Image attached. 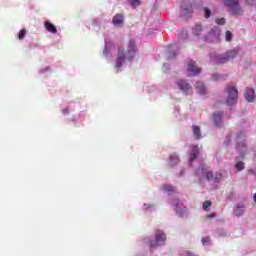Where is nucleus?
<instances>
[{"label":"nucleus","instance_id":"f257e3e1","mask_svg":"<svg viewBox=\"0 0 256 256\" xmlns=\"http://www.w3.org/2000/svg\"><path fill=\"white\" fill-rule=\"evenodd\" d=\"M137 53H139V48H137V43L133 39L129 40L126 53L123 46H118V54L115 63L116 73L123 71V65H125V61H133Z\"/></svg>","mask_w":256,"mask_h":256},{"label":"nucleus","instance_id":"f03ea898","mask_svg":"<svg viewBox=\"0 0 256 256\" xmlns=\"http://www.w3.org/2000/svg\"><path fill=\"white\" fill-rule=\"evenodd\" d=\"M143 243L149 247V254L153 255L159 247H164L167 243V235L163 230H156L154 236L144 238Z\"/></svg>","mask_w":256,"mask_h":256},{"label":"nucleus","instance_id":"7ed1b4c3","mask_svg":"<svg viewBox=\"0 0 256 256\" xmlns=\"http://www.w3.org/2000/svg\"><path fill=\"white\" fill-rule=\"evenodd\" d=\"M237 55H239V52L235 49H232L224 54H216L212 56V61L214 65H225V63H229V61H233Z\"/></svg>","mask_w":256,"mask_h":256},{"label":"nucleus","instance_id":"20e7f679","mask_svg":"<svg viewBox=\"0 0 256 256\" xmlns=\"http://www.w3.org/2000/svg\"><path fill=\"white\" fill-rule=\"evenodd\" d=\"M169 204L171 205V207L174 208L176 215L181 219H185L189 216V210L187 209V207H185V204H183L182 201L179 200V198H174L173 200H170Z\"/></svg>","mask_w":256,"mask_h":256},{"label":"nucleus","instance_id":"39448f33","mask_svg":"<svg viewBox=\"0 0 256 256\" xmlns=\"http://www.w3.org/2000/svg\"><path fill=\"white\" fill-rule=\"evenodd\" d=\"M236 149L240 153V159L247 155V143L245 142V132L243 131L236 133Z\"/></svg>","mask_w":256,"mask_h":256},{"label":"nucleus","instance_id":"423d86ee","mask_svg":"<svg viewBox=\"0 0 256 256\" xmlns=\"http://www.w3.org/2000/svg\"><path fill=\"white\" fill-rule=\"evenodd\" d=\"M224 93H227L226 98V105L228 107H233V105H236L238 99H239V91L235 86H228L224 89Z\"/></svg>","mask_w":256,"mask_h":256},{"label":"nucleus","instance_id":"0eeeda50","mask_svg":"<svg viewBox=\"0 0 256 256\" xmlns=\"http://www.w3.org/2000/svg\"><path fill=\"white\" fill-rule=\"evenodd\" d=\"M223 3L231 11L232 15H242L243 9L239 5V0H223Z\"/></svg>","mask_w":256,"mask_h":256},{"label":"nucleus","instance_id":"6e6552de","mask_svg":"<svg viewBox=\"0 0 256 256\" xmlns=\"http://www.w3.org/2000/svg\"><path fill=\"white\" fill-rule=\"evenodd\" d=\"M220 37H221V28L214 27L208 32L205 39L207 43H219Z\"/></svg>","mask_w":256,"mask_h":256},{"label":"nucleus","instance_id":"1a4fd4ad","mask_svg":"<svg viewBox=\"0 0 256 256\" xmlns=\"http://www.w3.org/2000/svg\"><path fill=\"white\" fill-rule=\"evenodd\" d=\"M181 19L187 21L193 17V6L191 4L182 3L181 4V12H180Z\"/></svg>","mask_w":256,"mask_h":256},{"label":"nucleus","instance_id":"9d476101","mask_svg":"<svg viewBox=\"0 0 256 256\" xmlns=\"http://www.w3.org/2000/svg\"><path fill=\"white\" fill-rule=\"evenodd\" d=\"M195 175L198 179H203V177H205L206 181H213V173L211 171L207 172V169L203 165H200L196 169Z\"/></svg>","mask_w":256,"mask_h":256},{"label":"nucleus","instance_id":"9b49d317","mask_svg":"<svg viewBox=\"0 0 256 256\" xmlns=\"http://www.w3.org/2000/svg\"><path fill=\"white\" fill-rule=\"evenodd\" d=\"M179 49H181V44H179V42L170 44L167 49V61L175 59V56L179 55Z\"/></svg>","mask_w":256,"mask_h":256},{"label":"nucleus","instance_id":"f8f14e48","mask_svg":"<svg viewBox=\"0 0 256 256\" xmlns=\"http://www.w3.org/2000/svg\"><path fill=\"white\" fill-rule=\"evenodd\" d=\"M197 65V62H195L194 60H190L188 62V66H187V72H188V77H197L199 75H201L202 70L201 68L195 66Z\"/></svg>","mask_w":256,"mask_h":256},{"label":"nucleus","instance_id":"ddd939ff","mask_svg":"<svg viewBox=\"0 0 256 256\" xmlns=\"http://www.w3.org/2000/svg\"><path fill=\"white\" fill-rule=\"evenodd\" d=\"M113 51H115V44L113 42L109 41V38H105V46L103 55L106 57V59H109V57H113Z\"/></svg>","mask_w":256,"mask_h":256},{"label":"nucleus","instance_id":"4468645a","mask_svg":"<svg viewBox=\"0 0 256 256\" xmlns=\"http://www.w3.org/2000/svg\"><path fill=\"white\" fill-rule=\"evenodd\" d=\"M245 211H247V207H245V203L243 202L235 204L233 208V214L235 217H243V215H245Z\"/></svg>","mask_w":256,"mask_h":256},{"label":"nucleus","instance_id":"2eb2a0df","mask_svg":"<svg viewBox=\"0 0 256 256\" xmlns=\"http://www.w3.org/2000/svg\"><path fill=\"white\" fill-rule=\"evenodd\" d=\"M112 23L114 27H123V25L125 24V15H123L122 13L116 14L112 19Z\"/></svg>","mask_w":256,"mask_h":256},{"label":"nucleus","instance_id":"dca6fc26","mask_svg":"<svg viewBox=\"0 0 256 256\" xmlns=\"http://www.w3.org/2000/svg\"><path fill=\"white\" fill-rule=\"evenodd\" d=\"M223 111H216L213 113V123L215 127H221L223 125Z\"/></svg>","mask_w":256,"mask_h":256},{"label":"nucleus","instance_id":"f3484780","mask_svg":"<svg viewBox=\"0 0 256 256\" xmlns=\"http://www.w3.org/2000/svg\"><path fill=\"white\" fill-rule=\"evenodd\" d=\"M180 162H181V159L179 158V154L172 153L169 156L168 167L173 169V167H176V165H179Z\"/></svg>","mask_w":256,"mask_h":256},{"label":"nucleus","instance_id":"a211bd4d","mask_svg":"<svg viewBox=\"0 0 256 256\" xmlns=\"http://www.w3.org/2000/svg\"><path fill=\"white\" fill-rule=\"evenodd\" d=\"M178 89H180V91H182V93H185V95H187V93H189V89H191V85L189 83H187V81L185 80H178L176 82Z\"/></svg>","mask_w":256,"mask_h":256},{"label":"nucleus","instance_id":"6ab92c4d","mask_svg":"<svg viewBox=\"0 0 256 256\" xmlns=\"http://www.w3.org/2000/svg\"><path fill=\"white\" fill-rule=\"evenodd\" d=\"M195 88L198 95H201L202 97H205L208 93L207 86H205V83L203 82H196Z\"/></svg>","mask_w":256,"mask_h":256},{"label":"nucleus","instance_id":"aec40b11","mask_svg":"<svg viewBox=\"0 0 256 256\" xmlns=\"http://www.w3.org/2000/svg\"><path fill=\"white\" fill-rule=\"evenodd\" d=\"M245 99L248 103H253L255 101V89L246 88Z\"/></svg>","mask_w":256,"mask_h":256},{"label":"nucleus","instance_id":"412c9836","mask_svg":"<svg viewBox=\"0 0 256 256\" xmlns=\"http://www.w3.org/2000/svg\"><path fill=\"white\" fill-rule=\"evenodd\" d=\"M44 27H45L46 31H48L49 33H52L53 35H55L57 33V27L50 21H45Z\"/></svg>","mask_w":256,"mask_h":256},{"label":"nucleus","instance_id":"4be33fe9","mask_svg":"<svg viewBox=\"0 0 256 256\" xmlns=\"http://www.w3.org/2000/svg\"><path fill=\"white\" fill-rule=\"evenodd\" d=\"M157 206L155 204H147L144 203L142 206L143 213H153V211H156Z\"/></svg>","mask_w":256,"mask_h":256},{"label":"nucleus","instance_id":"5701e85b","mask_svg":"<svg viewBox=\"0 0 256 256\" xmlns=\"http://www.w3.org/2000/svg\"><path fill=\"white\" fill-rule=\"evenodd\" d=\"M162 190L164 193H168V195H173V193H177V189L171 184H164L162 186Z\"/></svg>","mask_w":256,"mask_h":256},{"label":"nucleus","instance_id":"b1692460","mask_svg":"<svg viewBox=\"0 0 256 256\" xmlns=\"http://www.w3.org/2000/svg\"><path fill=\"white\" fill-rule=\"evenodd\" d=\"M192 133L194 135V139H203V135L201 134V128L197 125L192 126Z\"/></svg>","mask_w":256,"mask_h":256},{"label":"nucleus","instance_id":"393cba45","mask_svg":"<svg viewBox=\"0 0 256 256\" xmlns=\"http://www.w3.org/2000/svg\"><path fill=\"white\" fill-rule=\"evenodd\" d=\"M199 153V148H197V146H193L191 148V151H190V157H189V164L191 165V163H193V161H195V158L197 157Z\"/></svg>","mask_w":256,"mask_h":256},{"label":"nucleus","instance_id":"a878e982","mask_svg":"<svg viewBox=\"0 0 256 256\" xmlns=\"http://www.w3.org/2000/svg\"><path fill=\"white\" fill-rule=\"evenodd\" d=\"M201 33H203V26H201L200 24H196L192 28V34L194 35V37H201Z\"/></svg>","mask_w":256,"mask_h":256},{"label":"nucleus","instance_id":"bb28decb","mask_svg":"<svg viewBox=\"0 0 256 256\" xmlns=\"http://www.w3.org/2000/svg\"><path fill=\"white\" fill-rule=\"evenodd\" d=\"M92 26L94 27V31H100L101 29V18H93Z\"/></svg>","mask_w":256,"mask_h":256},{"label":"nucleus","instance_id":"cd10ccee","mask_svg":"<svg viewBox=\"0 0 256 256\" xmlns=\"http://www.w3.org/2000/svg\"><path fill=\"white\" fill-rule=\"evenodd\" d=\"M127 3L132 9H137V7H140L141 5V0H127Z\"/></svg>","mask_w":256,"mask_h":256},{"label":"nucleus","instance_id":"c85d7f7f","mask_svg":"<svg viewBox=\"0 0 256 256\" xmlns=\"http://www.w3.org/2000/svg\"><path fill=\"white\" fill-rule=\"evenodd\" d=\"M212 77V81H221L224 79L223 74H219V73H214L211 75Z\"/></svg>","mask_w":256,"mask_h":256},{"label":"nucleus","instance_id":"c756f323","mask_svg":"<svg viewBox=\"0 0 256 256\" xmlns=\"http://www.w3.org/2000/svg\"><path fill=\"white\" fill-rule=\"evenodd\" d=\"M235 169L236 171H243V169H245V163L243 161H238L235 164Z\"/></svg>","mask_w":256,"mask_h":256},{"label":"nucleus","instance_id":"7c9ffc66","mask_svg":"<svg viewBox=\"0 0 256 256\" xmlns=\"http://www.w3.org/2000/svg\"><path fill=\"white\" fill-rule=\"evenodd\" d=\"M225 41H227L228 43H231V41H233V33L229 30H227L225 33Z\"/></svg>","mask_w":256,"mask_h":256},{"label":"nucleus","instance_id":"2f4dec72","mask_svg":"<svg viewBox=\"0 0 256 256\" xmlns=\"http://www.w3.org/2000/svg\"><path fill=\"white\" fill-rule=\"evenodd\" d=\"M203 11H204L205 19H210L211 18V10L209 9V7H204Z\"/></svg>","mask_w":256,"mask_h":256},{"label":"nucleus","instance_id":"473e14b6","mask_svg":"<svg viewBox=\"0 0 256 256\" xmlns=\"http://www.w3.org/2000/svg\"><path fill=\"white\" fill-rule=\"evenodd\" d=\"M25 35H27V30L25 28L21 29L18 33V39H25Z\"/></svg>","mask_w":256,"mask_h":256},{"label":"nucleus","instance_id":"72a5a7b5","mask_svg":"<svg viewBox=\"0 0 256 256\" xmlns=\"http://www.w3.org/2000/svg\"><path fill=\"white\" fill-rule=\"evenodd\" d=\"M189 37V35L187 34V31H182L180 33V35L178 36L179 41H185V39H187Z\"/></svg>","mask_w":256,"mask_h":256},{"label":"nucleus","instance_id":"f704fd0d","mask_svg":"<svg viewBox=\"0 0 256 256\" xmlns=\"http://www.w3.org/2000/svg\"><path fill=\"white\" fill-rule=\"evenodd\" d=\"M221 179H223V174L219 173V174H215L212 178V180L214 181V183H219V181H221Z\"/></svg>","mask_w":256,"mask_h":256},{"label":"nucleus","instance_id":"c9c22d12","mask_svg":"<svg viewBox=\"0 0 256 256\" xmlns=\"http://www.w3.org/2000/svg\"><path fill=\"white\" fill-rule=\"evenodd\" d=\"M216 235L217 237H227V232L223 229H218L216 230Z\"/></svg>","mask_w":256,"mask_h":256},{"label":"nucleus","instance_id":"e433bc0d","mask_svg":"<svg viewBox=\"0 0 256 256\" xmlns=\"http://www.w3.org/2000/svg\"><path fill=\"white\" fill-rule=\"evenodd\" d=\"M69 111H73V107H71V105H69L68 107L62 109V114L63 115H69Z\"/></svg>","mask_w":256,"mask_h":256},{"label":"nucleus","instance_id":"4c0bfd02","mask_svg":"<svg viewBox=\"0 0 256 256\" xmlns=\"http://www.w3.org/2000/svg\"><path fill=\"white\" fill-rule=\"evenodd\" d=\"M202 245H208L209 243H211V238L210 237H204L201 240Z\"/></svg>","mask_w":256,"mask_h":256},{"label":"nucleus","instance_id":"58836bf2","mask_svg":"<svg viewBox=\"0 0 256 256\" xmlns=\"http://www.w3.org/2000/svg\"><path fill=\"white\" fill-rule=\"evenodd\" d=\"M211 207V201H205L203 203V209L204 211H207V209H209Z\"/></svg>","mask_w":256,"mask_h":256},{"label":"nucleus","instance_id":"ea45409f","mask_svg":"<svg viewBox=\"0 0 256 256\" xmlns=\"http://www.w3.org/2000/svg\"><path fill=\"white\" fill-rule=\"evenodd\" d=\"M216 23H217V25H225L226 20H225V18H217Z\"/></svg>","mask_w":256,"mask_h":256},{"label":"nucleus","instance_id":"a19ab883","mask_svg":"<svg viewBox=\"0 0 256 256\" xmlns=\"http://www.w3.org/2000/svg\"><path fill=\"white\" fill-rule=\"evenodd\" d=\"M224 143L225 145H231V134L226 135Z\"/></svg>","mask_w":256,"mask_h":256},{"label":"nucleus","instance_id":"79ce46f5","mask_svg":"<svg viewBox=\"0 0 256 256\" xmlns=\"http://www.w3.org/2000/svg\"><path fill=\"white\" fill-rule=\"evenodd\" d=\"M180 256H198V255L191 251H186V252L180 254Z\"/></svg>","mask_w":256,"mask_h":256},{"label":"nucleus","instance_id":"37998d69","mask_svg":"<svg viewBox=\"0 0 256 256\" xmlns=\"http://www.w3.org/2000/svg\"><path fill=\"white\" fill-rule=\"evenodd\" d=\"M47 71H51V67H50V66H48V67H46V68L40 69V70H39V73H40V74H43V73H47Z\"/></svg>","mask_w":256,"mask_h":256},{"label":"nucleus","instance_id":"c03bdc74","mask_svg":"<svg viewBox=\"0 0 256 256\" xmlns=\"http://www.w3.org/2000/svg\"><path fill=\"white\" fill-rule=\"evenodd\" d=\"M245 1L247 5H251V6L256 5V0H245Z\"/></svg>","mask_w":256,"mask_h":256},{"label":"nucleus","instance_id":"a18cd8bd","mask_svg":"<svg viewBox=\"0 0 256 256\" xmlns=\"http://www.w3.org/2000/svg\"><path fill=\"white\" fill-rule=\"evenodd\" d=\"M233 197H235V192H230L228 196L229 201H233Z\"/></svg>","mask_w":256,"mask_h":256},{"label":"nucleus","instance_id":"49530a36","mask_svg":"<svg viewBox=\"0 0 256 256\" xmlns=\"http://www.w3.org/2000/svg\"><path fill=\"white\" fill-rule=\"evenodd\" d=\"M179 111H181V108L179 106H175L174 107V113L175 115H177V113H179Z\"/></svg>","mask_w":256,"mask_h":256},{"label":"nucleus","instance_id":"de8ad7c7","mask_svg":"<svg viewBox=\"0 0 256 256\" xmlns=\"http://www.w3.org/2000/svg\"><path fill=\"white\" fill-rule=\"evenodd\" d=\"M184 175H185V168H182L180 170V173H179L178 177H183Z\"/></svg>","mask_w":256,"mask_h":256},{"label":"nucleus","instance_id":"09e8293b","mask_svg":"<svg viewBox=\"0 0 256 256\" xmlns=\"http://www.w3.org/2000/svg\"><path fill=\"white\" fill-rule=\"evenodd\" d=\"M208 219H213L215 217H217V215L215 213H211L207 215Z\"/></svg>","mask_w":256,"mask_h":256},{"label":"nucleus","instance_id":"8fccbe9b","mask_svg":"<svg viewBox=\"0 0 256 256\" xmlns=\"http://www.w3.org/2000/svg\"><path fill=\"white\" fill-rule=\"evenodd\" d=\"M248 173H249L250 175H254V176L256 177V171H255V170L249 169V170H248Z\"/></svg>","mask_w":256,"mask_h":256},{"label":"nucleus","instance_id":"3c124183","mask_svg":"<svg viewBox=\"0 0 256 256\" xmlns=\"http://www.w3.org/2000/svg\"><path fill=\"white\" fill-rule=\"evenodd\" d=\"M163 67H165V69H167V71H169V69H170L169 63H164V64H163Z\"/></svg>","mask_w":256,"mask_h":256},{"label":"nucleus","instance_id":"603ef678","mask_svg":"<svg viewBox=\"0 0 256 256\" xmlns=\"http://www.w3.org/2000/svg\"><path fill=\"white\" fill-rule=\"evenodd\" d=\"M135 256H145V253L141 252V253L136 254Z\"/></svg>","mask_w":256,"mask_h":256},{"label":"nucleus","instance_id":"864d4df0","mask_svg":"<svg viewBox=\"0 0 256 256\" xmlns=\"http://www.w3.org/2000/svg\"><path fill=\"white\" fill-rule=\"evenodd\" d=\"M254 202L256 203V193L253 196Z\"/></svg>","mask_w":256,"mask_h":256},{"label":"nucleus","instance_id":"5fc2aeb1","mask_svg":"<svg viewBox=\"0 0 256 256\" xmlns=\"http://www.w3.org/2000/svg\"><path fill=\"white\" fill-rule=\"evenodd\" d=\"M72 121H75V116L72 117Z\"/></svg>","mask_w":256,"mask_h":256}]
</instances>
